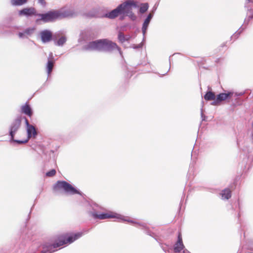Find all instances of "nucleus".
I'll list each match as a JSON object with an SVG mask.
<instances>
[{
    "label": "nucleus",
    "mask_w": 253,
    "mask_h": 253,
    "mask_svg": "<svg viewBox=\"0 0 253 253\" xmlns=\"http://www.w3.org/2000/svg\"><path fill=\"white\" fill-rule=\"evenodd\" d=\"M86 204L88 213L94 219L102 220L114 218L121 220L127 221L133 224L136 227H142L144 228H146V224L144 223L137 222L134 220H130L128 217H125L121 214L111 211L106 213H100L97 211V210L99 208L98 205L95 204L91 205L87 202L86 203Z\"/></svg>",
    "instance_id": "obj_1"
},
{
    "label": "nucleus",
    "mask_w": 253,
    "mask_h": 253,
    "mask_svg": "<svg viewBox=\"0 0 253 253\" xmlns=\"http://www.w3.org/2000/svg\"><path fill=\"white\" fill-rule=\"evenodd\" d=\"M84 49L86 50H97L106 52H111L115 49H117L120 54H122L121 49L116 43L107 39L99 40L89 42L84 46Z\"/></svg>",
    "instance_id": "obj_2"
},
{
    "label": "nucleus",
    "mask_w": 253,
    "mask_h": 253,
    "mask_svg": "<svg viewBox=\"0 0 253 253\" xmlns=\"http://www.w3.org/2000/svg\"><path fill=\"white\" fill-rule=\"evenodd\" d=\"M83 235L82 232L70 234L66 239L59 240L57 243L46 242L42 245V250L41 253H52L57 251L56 249L63 245L71 244Z\"/></svg>",
    "instance_id": "obj_3"
},
{
    "label": "nucleus",
    "mask_w": 253,
    "mask_h": 253,
    "mask_svg": "<svg viewBox=\"0 0 253 253\" xmlns=\"http://www.w3.org/2000/svg\"><path fill=\"white\" fill-rule=\"evenodd\" d=\"M21 124V117H18L13 120L9 127V135L11 137V140L18 144H24L28 142V140H18L14 139V135L20 128Z\"/></svg>",
    "instance_id": "obj_4"
},
{
    "label": "nucleus",
    "mask_w": 253,
    "mask_h": 253,
    "mask_svg": "<svg viewBox=\"0 0 253 253\" xmlns=\"http://www.w3.org/2000/svg\"><path fill=\"white\" fill-rule=\"evenodd\" d=\"M54 189L55 190H62L66 193L70 195L76 194L82 195L81 192L65 181H58L54 185Z\"/></svg>",
    "instance_id": "obj_5"
},
{
    "label": "nucleus",
    "mask_w": 253,
    "mask_h": 253,
    "mask_svg": "<svg viewBox=\"0 0 253 253\" xmlns=\"http://www.w3.org/2000/svg\"><path fill=\"white\" fill-rule=\"evenodd\" d=\"M124 17L125 16H128L131 20L134 21L136 19V16L133 13L132 11V8H137L139 7L138 3L136 1L133 0H126V3Z\"/></svg>",
    "instance_id": "obj_6"
},
{
    "label": "nucleus",
    "mask_w": 253,
    "mask_h": 253,
    "mask_svg": "<svg viewBox=\"0 0 253 253\" xmlns=\"http://www.w3.org/2000/svg\"><path fill=\"white\" fill-rule=\"evenodd\" d=\"M37 16L41 17L37 20H42L44 22H52L59 19L58 10L49 11L44 14H38Z\"/></svg>",
    "instance_id": "obj_7"
},
{
    "label": "nucleus",
    "mask_w": 253,
    "mask_h": 253,
    "mask_svg": "<svg viewBox=\"0 0 253 253\" xmlns=\"http://www.w3.org/2000/svg\"><path fill=\"white\" fill-rule=\"evenodd\" d=\"M126 3V1L119 4L115 9L107 13L106 17L110 19H114L121 15V18L123 19Z\"/></svg>",
    "instance_id": "obj_8"
},
{
    "label": "nucleus",
    "mask_w": 253,
    "mask_h": 253,
    "mask_svg": "<svg viewBox=\"0 0 253 253\" xmlns=\"http://www.w3.org/2000/svg\"><path fill=\"white\" fill-rule=\"evenodd\" d=\"M25 121L27 133V139L26 140L28 141L32 137H36L37 135V132L35 127L29 124L26 118H25Z\"/></svg>",
    "instance_id": "obj_9"
},
{
    "label": "nucleus",
    "mask_w": 253,
    "mask_h": 253,
    "mask_svg": "<svg viewBox=\"0 0 253 253\" xmlns=\"http://www.w3.org/2000/svg\"><path fill=\"white\" fill-rule=\"evenodd\" d=\"M233 94V93L232 92L219 93L216 96V99L211 103V104L214 106L218 105L221 102L225 100L228 98H230L232 96Z\"/></svg>",
    "instance_id": "obj_10"
},
{
    "label": "nucleus",
    "mask_w": 253,
    "mask_h": 253,
    "mask_svg": "<svg viewBox=\"0 0 253 253\" xmlns=\"http://www.w3.org/2000/svg\"><path fill=\"white\" fill-rule=\"evenodd\" d=\"M59 19L72 17L75 15L76 13L72 9L63 8L58 10Z\"/></svg>",
    "instance_id": "obj_11"
},
{
    "label": "nucleus",
    "mask_w": 253,
    "mask_h": 253,
    "mask_svg": "<svg viewBox=\"0 0 253 253\" xmlns=\"http://www.w3.org/2000/svg\"><path fill=\"white\" fill-rule=\"evenodd\" d=\"M41 41L42 43H47L50 42L52 39V32L48 30L42 31L40 33Z\"/></svg>",
    "instance_id": "obj_12"
},
{
    "label": "nucleus",
    "mask_w": 253,
    "mask_h": 253,
    "mask_svg": "<svg viewBox=\"0 0 253 253\" xmlns=\"http://www.w3.org/2000/svg\"><path fill=\"white\" fill-rule=\"evenodd\" d=\"M36 9L34 7L25 8L19 11L20 16H30L33 15H37Z\"/></svg>",
    "instance_id": "obj_13"
},
{
    "label": "nucleus",
    "mask_w": 253,
    "mask_h": 253,
    "mask_svg": "<svg viewBox=\"0 0 253 253\" xmlns=\"http://www.w3.org/2000/svg\"><path fill=\"white\" fill-rule=\"evenodd\" d=\"M21 112L28 116L31 117L33 115L32 109L30 105L26 103L25 105H23L21 107Z\"/></svg>",
    "instance_id": "obj_14"
},
{
    "label": "nucleus",
    "mask_w": 253,
    "mask_h": 253,
    "mask_svg": "<svg viewBox=\"0 0 253 253\" xmlns=\"http://www.w3.org/2000/svg\"><path fill=\"white\" fill-rule=\"evenodd\" d=\"M153 16V15L152 14L150 13L148 15L147 17L146 18V19L145 20V21L143 24L142 31L143 35L144 36L145 34H146L147 28L149 26V23H150Z\"/></svg>",
    "instance_id": "obj_15"
},
{
    "label": "nucleus",
    "mask_w": 253,
    "mask_h": 253,
    "mask_svg": "<svg viewBox=\"0 0 253 253\" xmlns=\"http://www.w3.org/2000/svg\"><path fill=\"white\" fill-rule=\"evenodd\" d=\"M215 95L214 92L209 91H208L204 96V98L206 100L211 101L213 100V101L216 99Z\"/></svg>",
    "instance_id": "obj_16"
},
{
    "label": "nucleus",
    "mask_w": 253,
    "mask_h": 253,
    "mask_svg": "<svg viewBox=\"0 0 253 253\" xmlns=\"http://www.w3.org/2000/svg\"><path fill=\"white\" fill-rule=\"evenodd\" d=\"M222 199H229L231 196V191L229 189H225L222 190L221 193Z\"/></svg>",
    "instance_id": "obj_17"
},
{
    "label": "nucleus",
    "mask_w": 253,
    "mask_h": 253,
    "mask_svg": "<svg viewBox=\"0 0 253 253\" xmlns=\"http://www.w3.org/2000/svg\"><path fill=\"white\" fill-rule=\"evenodd\" d=\"M53 62L51 60H48L46 66V69L48 76H49L52 71L53 67Z\"/></svg>",
    "instance_id": "obj_18"
},
{
    "label": "nucleus",
    "mask_w": 253,
    "mask_h": 253,
    "mask_svg": "<svg viewBox=\"0 0 253 253\" xmlns=\"http://www.w3.org/2000/svg\"><path fill=\"white\" fill-rule=\"evenodd\" d=\"M66 37L62 36L58 40H54V44L57 46H62L66 42Z\"/></svg>",
    "instance_id": "obj_19"
},
{
    "label": "nucleus",
    "mask_w": 253,
    "mask_h": 253,
    "mask_svg": "<svg viewBox=\"0 0 253 253\" xmlns=\"http://www.w3.org/2000/svg\"><path fill=\"white\" fill-rule=\"evenodd\" d=\"M27 2V0H11V3L13 6L22 5Z\"/></svg>",
    "instance_id": "obj_20"
},
{
    "label": "nucleus",
    "mask_w": 253,
    "mask_h": 253,
    "mask_svg": "<svg viewBox=\"0 0 253 253\" xmlns=\"http://www.w3.org/2000/svg\"><path fill=\"white\" fill-rule=\"evenodd\" d=\"M129 38H130L129 37H126L124 35V34L123 33H122V32L119 33L118 39L121 42L123 43L125 41H128L129 40Z\"/></svg>",
    "instance_id": "obj_21"
},
{
    "label": "nucleus",
    "mask_w": 253,
    "mask_h": 253,
    "mask_svg": "<svg viewBox=\"0 0 253 253\" xmlns=\"http://www.w3.org/2000/svg\"><path fill=\"white\" fill-rule=\"evenodd\" d=\"M35 30L36 28L34 27H33L28 28L26 29L24 31L25 32V33L26 34L27 36H31L34 34Z\"/></svg>",
    "instance_id": "obj_22"
},
{
    "label": "nucleus",
    "mask_w": 253,
    "mask_h": 253,
    "mask_svg": "<svg viewBox=\"0 0 253 253\" xmlns=\"http://www.w3.org/2000/svg\"><path fill=\"white\" fill-rule=\"evenodd\" d=\"M149 5L147 3H144L141 4V6L140 7L139 11L141 13H144L148 9Z\"/></svg>",
    "instance_id": "obj_23"
},
{
    "label": "nucleus",
    "mask_w": 253,
    "mask_h": 253,
    "mask_svg": "<svg viewBox=\"0 0 253 253\" xmlns=\"http://www.w3.org/2000/svg\"><path fill=\"white\" fill-rule=\"evenodd\" d=\"M56 173V171L55 169H52L49 171L48 172H46V175L48 177H51L54 176Z\"/></svg>",
    "instance_id": "obj_24"
},
{
    "label": "nucleus",
    "mask_w": 253,
    "mask_h": 253,
    "mask_svg": "<svg viewBox=\"0 0 253 253\" xmlns=\"http://www.w3.org/2000/svg\"><path fill=\"white\" fill-rule=\"evenodd\" d=\"M18 36L20 38H22V39H24V38H27V36H26L24 31H23V32H19L18 33Z\"/></svg>",
    "instance_id": "obj_25"
},
{
    "label": "nucleus",
    "mask_w": 253,
    "mask_h": 253,
    "mask_svg": "<svg viewBox=\"0 0 253 253\" xmlns=\"http://www.w3.org/2000/svg\"><path fill=\"white\" fill-rule=\"evenodd\" d=\"M38 3L44 7L46 5V2L44 0H38Z\"/></svg>",
    "instance_id": "obj_26"
},
{
    "label": "nucleus",
    "mask_w": 253,
    "mask_h": 253,
    "mask_svg": "<svg viewBox=\"0 0 253 253\" xmlns=\"http://www.w3.org/2000/svg\"><path fill=\"white\" fill-rule=\"evenodd\" d=\"M89 14L91 17H98V14L96 12H94V13H91V12H90V13H89Z\"/></svg>",
    "instance_id": "obj_27"
},
{
    "label": "nucleus",
    "mask_w": 253,
    "mask_h": 253,
    "mask_svg": "<svg viewBox=\"0 0 253 253\" xmlns=\"http://www.w3.org/2000/svg\"><path fill=\"white\" fill-rule=\"evenodd\" d=\"M240 32H236V33H235L233 35L232 37L236 36V35H239V34H240Z\"/></svg>",
    "instance_id": "obj_28"
},
{
    "label": "nucleus",
    "mask_w": 253,
    "mask_h": 253,
    "mask_svg": "<svg viewBox=\"0 0 253 253\" xmlns=\"http://www.w3.org/2000/svg\"><path fill=\"white\" fill-rule=\"evenodd\" d=\"M201 117L203 118V116H204V114H203V109H201Z\"/></svg>",
    "instance_id": "obj_29"
},
{
    "label": "nucleus",
    "mask_w": 253,
    "mask_h": 253,
    "mask_svg": "<svg viewBox=\"0 0 253 253\" xmlns=\"http://www.w3.org/2000/svg\"><path fill=\"white\" fill-rule=\"evenodd\" d=\"M253 17V15H249V18L250 19H252V18Z\"/></svg>",
    "instance_id": "obj_30"
},
{
    "label": "nucleus",
    "mask_w": 253,
    "mask_h": 253,
    "mask_svg": "<svg viewBox=\"0 0 253 253\" xmlns=\"http://www.w3.org/2000/svg\"><path fill=\"white\" fill-rule=\"evenodd\" d=\"M162 248L163 251H165V252H166V251H167L166 249L164 247H162Z\"/></svg>",
    "instance_id": "obj_31"
},
{
    "label": "nucleus",
    "mask_w": 253,
    "mask_h": 253,
    "mask_svg": "<svg viewBox=\"0 0 253 253\" xmlns=\"http://www.w3.org/2000/svg\"><path fill=\"white\" fill-rule=\"evenodd\" d=\"M251 138H252V140L253 141V132H252V135H251Z\"/></svg>",
    "instance_id": "obj_32"
},
{
    "label": "nucleus",
    "mask_w": 253,
    "mask_h": 253,
    "mask_svg": "<svg viewBox=\"0 0 253 253\" xmlns=\"http://www.w3.org/2000/svg\"><path fill=\"white\" fill-rule=\"evenodd\" d=\"M49 56L51 58H52V53H50V54H49Z\"/></svg>",
    "instance_id": "obj_33"
},
{
    "label": "nucleus",
    "mask_w": 253,
    "mask_h": 253,
    "mask_svg": "<svg viewBox=\"0 0 253 253\" xmlns=\"http://www.w3.org/2000/svg\"><path fill=\"white\" fill-rule=\"evenodd\" d=\"M141 46L140 45H138V46H137V47H140Z\"/></svg>",
    "instance_id": "obj_34"
},
{
    "label": "nucleus",
    "mask_w": 253,
    "mask_h": 253,
    "mask_svg": "<svg viewBox=\"0 0 253 253\" xmlns=\"http://www.w3.org/2000/svg\"><path fill=\"white\" fill-rule=\"evenodd\" d=\"M252 126L253 127V123H252Z\"/></svg>",
    "instance_id": "obj_35"
}]
</instances>
